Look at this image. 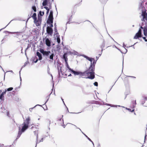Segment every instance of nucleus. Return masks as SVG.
I'll list each match as a JSON object with an SVG mask.
<instances>
[{"mask_svg": "<svg viewBox=\"0 0 147 147\" xmlns=\"http://www.w3.org/2000/svg\"><path fill=\"white\" fill-rule=\"evenodd\" d=\"M30 118V117L27 118L26 120H24L22 124L23 126L21 129L20 127H19V131L18 135L21 136L22 133L24 132L28 128L29 124Z\"/></svg>", "mask_w": 147, "mask_h": 147, "instance_id": "obj_1", "label": "nucleus"}, {"mask_svg": "<svg viewBox=\"0 0 147 147\" xmlns=\"http://www.w3.org/2000/svg\"><path fill=\"white\" fill-rule=\"evenodd\" d=\"M94 70L95 67L90 65L88 69L86 70L89 75L90 74V76L86 77H82L84 78L89 79L91 80L94 79L95 78Z\"/></svg>", "mask_w": 147, "mask_h": 147, "instance_id": "obj_2", "label": "nucleus"}, {"mask_svg": "<svg viewBox=\"0 0 147 147\" xmlns=\"http://www.w3.org/2000/svg\"><path fill=\"white\" fill-rule=\"evenodd\" d=\"M40 51L41 53L44 56L48 57L50 55L49 58L50 60L49 61L50 62H53V57L54 56V52L53 51H52L51 53L50 51H44L43 49H40Z\"/></svg>", "mask_w": 147, "mask_h": 147, "instance_id": "obj_3", "label": "nucleus"}, {"mask_svg": "<svg viewBox=\"0 0 147 147\" xmlns=\"http://www.w3.org/2000/svg\"><path fill=\"white\" fill-rule=\"evenodd\" d=\"M140 28L139 29L138 32L136 34L135 36L134 37V39H137L139 38H141L142 37V29L144 30V27H143V26L142 25H140Z\"/></svg>", "mask_w": 147, "mask_h": 147, "instance_id": "obj_4", "label": "nucleus"}, {"mask_svg": "<svg viewBox=\"0 0 147 147\" xmlns=\"http://www.w3.org/2000/svg\"><path fill=\"white\" fill-rule=\"evenodd\" d=\"M141 16L142 17V18L141 19L142 21L144 22L145 20L147 21V13L146 11H142Z\"/></svg>", "mask_w": 147, "mask_h": 147, "instance_id": "obj_5", "label": "nucleus"}, {"mask_svg": "<svg viewBox=\"0 0 147 147\" xmlns=\"http://www.w3.org/2000/svg\"><path fill=\"white\" fill-rule=\"evenodd\" d=\"M89 75L86 70L83 72L80 71V78L82 77H82H87V76H88Z\"/></svg>", "mask_w": 147, "mask_h": 147, "instance_id": "obj_6", "label": "nucleus"}, {"mask_svg": "<svg viewBox=\"0 0 147 147\" xmlns=\"http://www.w3.org/2000/svg\"><path fill=\"white\" fill-rule=\"evenodd\" d=\"M47 32L48 35H51L53 33V30L49 26H48L47 28Z\"/></svg>", "mask_w": 147, "mask_h": 147, "instance_id": "obj_7", "label": "nucleus"}, {"mask_svg": "<svg viewBox=\"0 0 147 147\" xmlns=\"http://www.w3.org/2000/svg\"><path fill=\"white\" fill-rule=\"evenodd\" d=\"M53 17H48L47 20V23L48 24H53Z\"/></svg>", "mask_w": 147, "mask_h": 147, "instance_id": "obj_8", "label": "nucleus"}, {"mask_svg": "<svg viewBox=\"0 0 147 147\" xmlns=\"http://www.w3.org/2000/svg\"><path fill=\"white\" fill-rule=\"evenodd\" d=\"M45 43L48 47H50L51 45V40L48 38H46L45 40Z\"/></svg>", "mask_w": 147, "mask_h": 147, "instance_id": "obj_9", "label": "nucleus"}, {"mask_svg": "<svg viewBox=\"0 0 147 147\" xmlns=\"http://www.w3.org/2000/svg\"><path fill=\"white\" fill-rule=\"evenodd\" d=\"M83 56L84 58L86 59L87 60L90 61L91 62V63H92V61L93 60V59H94L93 58L89 57L88 56L84 55H83Z\"/></svg>", "mask_w": 147, "mask_h": 147, "instance_id": "obj_10", "label": "nucleus"}, {"mask_svg": "<svg viewBox=\"0 0 147 147\" xmlns=\"http://www.w3.org/2000/svg\"><path fill=\"white\" fill-rule=\"evenodd\" d=\"M75 75H78L80 76V71H76L73 69L71 71Z\"/></svg>", "mask_w": 147, "mask_h": 147, "instance_id": "obj_11", "label": "nucleus"}, {"mask_svg": "<svg viewBox=\"0 0 147 147\" xmlns=\"http://www.w3.org/2000/svg\"><path fill=\"white\" fill-rule=\"evenodd\" d=\"M77 52L75 51L72 52L70 51H67L65 53L67 55H71L72 54L76 55Z\"/></svg>", "mask_w": 147, "mask_h": 147, "instance_id": "obj_12", "label": "nucleus"}, {"mask_svg": "<svg viewBox=\"0 0 147 147\" xmlns=\"http://www.w3.org/2000/svg\"><path fill=\"white\" fill-rule=\"evenodd\" d=\"M36 55L38 57L39 60H41L42 59V57L41 54L39 52L37 51L36 52Z\"/></svg>", "mask_w": 147, "mask_h": 147, "instance_id": "obj_13", "label": "nucleus"}, {"mask_svg": "<svg viewBox=\"0 0 147 147\" xmlns=\"http://www.w3.org/2000/svg\"><path fill=\"white\" fill-rule=\"evenodd\" d=\"M4 32L6 34L7 33V34H14L15 33H16V34L17 35H19V32H9V31H4Z\"/></svg>", "mask_w": 147, "mask_h": 147, "instance_id": "obj_14", "label": "nucleus"}, {"mask_svg": "<svg viewBox=\"0 0 147 147\" xmlns=\"http://www.w3.org/2000/svg\"><path fill=\"white\" fill-rule=\"evenodd\" d=\"M63 59L65 60V62L67 61V55L65 53L63 55Z\"/></svg>", "mask_w": 147, "mask_h": 147, "instance_id": "obj_15", "label": "nucleus"}, {"mask_svg": "<svg viewBox=\"0 0 147 147\" xmlns=\"http://www.w3.org/2000/svg\"><path fill=\"white\" fill-rule=\"evenodd\" d=\"M49 0H44L42 3L43 6H45L47 4Z\"/></svg>", "mask_w": 147, "mask_h": 147, "instance_id": "obj_16", "label": "nucleus"}, {"mask_svg": "<svg viewBox=\"0 0 147 147\" xmlns=\"http://www.w3.org/2000/svg\"><path fill=\"white\" fill-rule=\"evenodd\" d=\"M38 134H37V135H36V145L35 147H36V144H38V143H40V142H43V138H42L38 142Z\"/></svg>", "mask_w": 147, "mask_h": 147, "instance_id": "obj_17", "label": "nucleus"}, {"mask_svg": "<svg viewBox=\"0 0 147 147\" xmlns=\"http://www.w3.org/2000/svg\"><path fill=\"white\" fill-rule=\"evenodd\" d=\"M34 20V22L35 24H36V26H38L39 25V24L38 22V21L37 20V18L33 19Z\"/></svg>", "mask_w": 147, "mask_h": 147, "instance_id": "obj_18", "label": "nucleus"}, {"mask_svg": "<svg viewBox=\"0 0 147 147\" xmlns=\"http://www.w3.org/2000/svg\"><path fill=\"white\" fill-rule=\"evenodd\" d=\"M93 61L92 62V63H90V65L95 67V65L96 63L97 60H95L94 59H94H93Z\"/></svg>", "mask_w": 147, "mask_h": 147, "instance_id": "obj_19", "label": "nucleus"}, {"mask_svg": "<svg viewBox=\"0 0 147 147\" xmlns=\"http://www.w3.org/2000/svg\"><path fill=\"white\" fill-rule=\"evenodd\" d=\"M77 128L79 129L82 132V134L85 136L90 141V142H92V140L89 138L88 137V136L86 135L85 134H84L81 130V129H80L79 128Z\"/></svg>", "mask_w": 147, "mask_h": 147, "instance_id": "obj_20", "label": "nucleus"}, {"mask_svg": "<svg viewBox=\"0 0 147 147\" xmlns=\"http://www.w3.org/2000/svg\"><path fill=\"white\" fill-rule=\"evenodd\" d=\"M44 8L47 10L46 14L47 15H48L50 10L49 8H48V7H47L46 6H44Z\"/></svg>", "mask_w": 147, "mask_h": 147, "instance_id": "obj_21", "label": "nucleus"}, {"mask_svg": "<svg viewBox=\"0 0 147 147\" xmlns=\"http://www.w3.org/2000/svg\"><path fill=\"white\" fill-rule=\"evenodd\" d=\"M132 103L133 104V105H132L133 108H135L136 105V100H135L132 101Z\"/></svg>", "mask_w": 147, "mask_h": 147, "instance_id": "obj_22", "label": "nucleus"}, {"mask_svg": "<svg viewBox=\"0 0 147 147\" xmlns=\"http://www.w3.org/2000/svg\"><path fill=\"white\" fill-rule=\"evenodd\" d=\"M65 63L66 64V66L67 67V68L69 70L71 71V70H72V69H71V68H70L69 67L67 61L65 62Z\"/></svg>", "mask_w": 147, "mask_h": 147, "instance_id": "obj_23", "label": "nucleus"}, {"mask_svg": "<svg viewBox=\"0 0 147 147\" xmlns=\"http://www.w3.org/2000/svg\"><path fill=\"white\" fill-rule=\"evenodd\" d=\"M4 95L1 93L0 95V99L3 100H4Z\"/></svg>", "mask_w": 147, "mask_h": 147, "instance_id": "obj_24", "label": "nucleus"}, {"mask_svg": "<svg viewBox=\"0 0 147 147\" xmlns=\"http://www.w3.org/2000/svg\"><path fill=\"white\" fill-rule=\"evenodd\" d=\"M32 9L34 12H36V6L34 5L32 6Z\"/></svg>", "mask_w": 147, "mask_h": 147, "instance_id": "obj_25", "label": "nucleus"}, {"mask_svg": "<svg viewBox=\"0 0 147 147\" xmlns=\"http://www.w3.org/2000/svg\"><path fill=\"white\" fill-rule=\"evenodd\" d=\"M53 11L51 10L50 12L49 15V17H53Z\"/></svg>", "mask_w": 147, "mask_h": 147, "instance_id": "obj_26", "label": "nucleus"}, {"mask_svg": "<svg viewBox=\"0 0 147 147\" xmlns=\"http://www.w3.org/2000/svg\"><path fill=\"white\" fill-rule=\"evenodd\" d=\"M110 106H111V107H117V106H118V107H122L125 108V107H124L121 106L120 105H111V104H110Z\"/></svg>", "mask_w": 147, "mask_h": 147, "instance_id": "obj_27", "label": "nucleus"}, {"mask_svg": "<svg viewBox=\"0 0 147 147\" xmlns=\"http://www.w3.org/2000/svg\"><path fill=\"white\" fill-rule=\"evenodd\" d=\"M44 14V11L42 12L41 11H40L39 12V13L38 14V16L40 15V16H42Z\"/></svg>", "mask_w": 147, "mask_h": 147, "instance_id": "obj_28", "label": "nucleus"}, {"mask_svg": "<svg viewBox=\"0 0 147 147\" xmlns=\"http://www.w3.org/2000/svg\"><path fill=\"white\" fill-rule=\"evenodd\" d=\"M105 43L104 40L103 42H102V44L100 46V47L101 49H103L104 47H105Z\"/></svg>", "mask_w": 147, "mask_h": 147, "instance_id": "obj_29", "label": "nucleus"}, {"mask_svg": "<svg viewBox=\"0 0 147 147\" xmlns=\"http://www.w3.org/2000/svg\"><path fill=\"white\" fill-rule=\"evenodd\" d=\"M52 93V92H51V93L48 96H47L46 97V98L47 99V100L46 101V102H45V104L46 103H47V101H48L49 99V98L51 94Z\"/></svg>", "mask_w": 147, "mask_h": 147, "instance_id": "obj_30", "label": "nucleus"}, {"mask_svg": "<svg viewBox=\"0 0 147 147\" xmlns=\"http://www.w3.org/2000/svg\"><path fill=\"white\" fill-rule=\"evenodd\" d=\"M93 103L95 104H96L100 105H101V104L100 103V102H99L97 101H96V100L94 101Z\"/></svg>", "mask_w": 147, "mask_h": 147, "instance_id": "obj_31", "label": "nucleus"}, {"mask_svg": "<svg viewBox=\"0 0 147 147\" xmlns=\"http://www.w3.org/2000/svg\"><path fill=\"white\" fill-rule=\"evenodd\" d=\"M36 16V14L35 13H34L33 14V15L31 16L32 17L33 19L37 18Z\"/></svg>", "mask_w": 147, "mask_h": 147, "instance_id": "obj_32", "label": "nucleus"}, {"mask_svg": "<svg viewBox=\"0 0 147 147\" xmlns=\"http://www.w3.org/2000/svg\"><path fill=\"white\" fill-rule=\"evenodd\" d=\"M31 47V46L29 44H28V45L27 47L26 48V50H25V54L26 55V50H28L29 48L30 47Z\"/></svg>", "mask_w": 147, "mask_h": 147, "instance_id": "obj_33", "label": "nucleus"}, {"mask_svg": "<svg viewBox=\"0 0 147 147\" xmlns=\"http://www.w3.org/2000/svg\"><path fill=\"white\" fill-rule=\"evenodd\" d=\"M59 36H57V41L58 42V43H60V40L59 38Z\"/></svg>", "mask_w": 147, "mask_h": 147, "instance_id": "obj_34", "label": "nucleus"}, {"mask_svg": "<svg viewBox=\"0 0 147 147\" xmlns=\"http://www.w3.org/2000/svg\"><path fill=\"white\" fill-rule=\"evenodd\" d=\"M38 60V59L37 57H35L34 59V63H36L37 62Z\"/></svg>", "mask_w": 147, "mask_h": 147, "instance_id": "obj_35", "label": "nucleus"}, {"mask_svg": "<svg viewBox=\"0 0 147 147\" xmlns=\"http://www.w3.org/2000/svg\"><path fill=\"white\" fill-rule=\"evenodd\" d=\"M13 89V88L12 87H10L9 88H8L6 89L7 91H9L11 90H12Z\"/></svg>", "mask_w": 147, "mask_h": 147, "instance_id": "obj_36", "label": "nucleus"}, {"mask_svg": "<svg viewBox=\"0 0 147 147\" xmlns=\"http://www.w3.org/2000/svg\"><path fill=\"white\" fill-rule=\"evenodd\" d=\"M38 22H41V18L39 16H38Z\"/></svg>", "mask_w": 147, "mask_h": 147, "instance_id": "obj_37", "label": "nucleus"}, {"mask_svg": "<svg viewBox=\"0 0 147 147\" xmlns=\"http://www.w3.org/2000/svg\"><path fill=\"white\" fill-rule=\"evenodd\" d=\"M94 85L95 86H98V82H94Z\"/></svg>", "mask_w": 147, "mask_h": 147, "instance_id": "obj_38", "label": "nucleus"}, {"mask_svg": "<svg viewBox=\"0 0 147 147\" xmlns=\"http://www.w3.org/2000/svg\"><path fill=\"white\" fill-rule=\"evenodd\" d=\"M57 69L58 70V74L59 76H60V70L59 69V68L58 67H57Z\"/></svg>", "mask_w": 147, "mask_h": 147, "instance_id": "obj_39", "label": "nucleus"}, {"mask_svg": "<svg viewBox=\"0 0 147 147\" xmlns=\"http://www.w3.org/2000/svg\"><path fill=\"white\" fill-rule=\"evenodd\" d=\"M128 110L130 111V112H134V109H133L132 110H131V109H128Z\"/></svg>", "mask_w": 147, "mask_h": 147, "instance_id": "obj_40", "label": "nucleus"}, {"mask_svg": "<svg viewBox=\"0 0 147 147\" xmlns=\"http://www.w3.org/2000/svg\"><path fill=\"white\" fill-rule=\"evenodd\" d=\"M103 104L104 105H107V106H110V104L107 103H105V102H103Z\"/></svg>", "mask_w": 147, "mask_h": 147, "instance_id": "obj_41", "label": "nucleus"}, {"mask_svg": "<svg viewBox=\"0 0 147 147\" xmlns=\"http://www.w3.org/2000/svg\"><path fill=\"white\" fill-rule=\"evenodd\" d=\"M6 92H7L6 89H5V91L2 92V94L4 95L5 94H6Z\"/></svg>", "mask_w": 147, "mask_h": 147, "instance_id": "obj_42", "label": "nucleus"}, {"mask_svg": "<svg viewBox=\"0 0 147 147\" xmlns=\"http://www.w3.org/2000/svg\"><path fill=\"white\" fill-rule=\"evenodd\" d=\"M7 116H8V117H10L9 113V111H8L7 112Z\"/></svg>", "mask_w": 147, "mask_h": 147, "instance_id": "obj_43", "label": "nucleus"}, {"mask_svg": "<svg viewBox=\"0 0 147 147\" xmlns=\"http://www.w3.org/2000/svg\"><path fill=\"white\" fill-rule=\"evenodd\" d=\"M20 72H21V71H19V73H20V81H21L20 84H21V81H22V78H21L20 76Z\"/></svg>", "mask_w": 147, "mask_h": 147, "instance_id": "obj_44", "label": "nucleus"}, {"mask_svg": "<svg viewBox=\"0 0 147 147\" xmlns=\"http://www.w3.org/2000/svg\"><path fill=\"white\" fill-rule=\"evenodd\" d=\"M142 38L144 40L145 42H147V40L146 39L145 37H143Z\"/></svg>", "mask_w": 147, "mask_h": 147, "instance_id": "obj_45", "label": "nucleus"}, {"mask_svg": "<svg viewBox=\"0 0 147 147\" xmlns=\"http://www.w3.org/2000/svg\"><path fill=\"white\" fill-rule=\"evenodd\" d=\"M64 49H66L67 50H68V46H66L64 47Z\"/></svg>", "mask_w": 147, "mask_h": 147, "instance_id": "obj_46", "label": "nucleus"}, {"mask_svg": "<svg viewBox=\"0 0 147 147\" xmlns=\"http://www.w3.org/2000/svg\"><path fill=\"white\" fill-rule=\"evenodd\" d=\"M35 108V107H34L32 108H30L29 109V111H30V112H32V109L34 108Z\"/></svg>", "mask_w": 147, "mask_h": 147, "instance_id": "obj_47", "label": "nucleus"}, {"mask_svg": "<svg viewBox=\"0 0 147 147\" xmlns=\"http://www.w3.org/2000/svg\"><path fill=\"white\" fill-rule=\"evenodd\" d=\"M125 45L124 43H123V47L126 50V53L127 52V50L125 48Z\"/></svg>", "mask_w": 147, "mask_h": 147, "instance_id": "obj_48", "label": "nucleus"}, {"mask_svg": "<svg viewBox=\"0 0 147 147\" xmlns=\"http://www.w3.org/2000/svg\"><path fill=\"white\" fill-rule=\"evenodd\" d=\"M146 136H147L146 134H146H145V136L144 137V142H145V141L146 139Z\"/></svg>", "mask_w": 147, "mask_h": 147, "instance_id": "obj_49", "label": "nucleus"}, {"mask_svg": "<svg viewBox=\"0 0 147 147\" xmlns=\"http://www.w3.org/2000/svg\"><path fill=\"white\" fill-rule=\"evenodd\" d=\"M127 76L129 77H131V78H136V77H135L134 76Z\"/></svg>", "mask_w": 147, "mask_h": 147, "instance_id": "obj_50", "label": "nucleus"}, {"mask_svg": "<svg viewBox=\"0 0 147 147\" xmlns=\"http://www.w3.org/2000/svg\"><path fill=\"white\" fill-rule=\"evenodd\" d=\"M49 8V9L51 8V4L49 5V8Z\"/></svg>", "mask_w": 147, "mask_h": 147, "instance_id": "obj_51", "label": "nucleus"}, {"mask_svg": "<svg viewBox=\"0 0 147 147\" xmlns=\"http://www.w3.org/2000/svg\"><path fill=\"white\" fill-rule=\"evenodd\" d=\"M54 30H55V32H57V27H55L54 28Z\"/></svg>", "mask_w": 147, "mask_h": 147, "instance_id": "obj_52", "label": "nucleus"}, {"mask_svg": "<svg viewBox=\"0 0 147 147\" xmlns=\"http://www.w3.org/2000/svg\"><path fill=\"white\" fill-rule=\"evenodd\" d=\"M20 136L18 134V135L17 136V138H16V140L17 139H18V138H19Z\"/></svg>", "mask_w": 147, "mask_h": 147, "instance_id": "obj_53", "label": "nucleus"}, {"mask_svg": "<svg viewBox=\"0 0 147 147\" xmlns=\"http://www.w3.org/2000/svg\"><path fill=\"white\" fill-rule=\"evenodd\" d=\"M26 66V64H25L23 65V66L21 68V70L20 71H21V70L22 69V68L23 67H25V66Z\"/></svg>", "mask_w": 147, "mask_h": 147, "instance_id": "obj_54", "label": "nucleus"}, {"mask_svg": "<svg viewBox=\"0 0 147 147\" xmlns=\"http://www.w3.org/2000/svg\"><path fill=\"white\" fill-rule=\"evenodd\" d=\"M143 98H144V100H147V97H144Z\"/></svg>", "mask_w": 147, "mask_h": 147, "instance_id": "obj_55", "label": "nucleus"}, {"mask_svg": "<svg viewBox=\"0 0 147 147\" xmlns=\"http://www.w3.org/2000/svg\"><path fill=\"white\" fill-rule=\"evenodd\" d=\"M51 24L50 28H51V27H53V24Z\"/></svg>", "mask_w": 147, "mask_h": 147, "instance_id": "obj_56", "label": "nucleus"}, {"mask_svg": "<svg viewBox=\"0 0 147 147\" xmlns=\"http://www.w3.org/2000/svg\"><path fill=\"white\" fill-rule=\"evenodd\" d=\"M71 20V18H70L69 19V21L67 22V23L69 24L70 23H69V22H70V20Z\"/></svg>", "mask_w": 147, "mask_h": 147, "instance_id": "obj_57", "label": "nucleus"}, {"mask_svg": "<svg viewBox=\"0 0 147 147\" xmlns=\"http://www.w3.org/2000/svg\"><path fill=\"white\" fill-rule=\"evenodd\" d=\"M55 33V35H58L59 34V33H58L57 32H56Z\"/></svg>", "mask_w": 147, "mask_h": 147, "instance_id": "obj_58", "label": "nucleus"}, {"mask_svg": "<svg viewBox=\"0 0 147 147\" xmlns=\"http://www.w3.org/2000/svg\"><path fill=\"white\" fill-rule=\"evenodd\" d=\"M41 106V105H36L34 107H35L37 106Z\"/></svg>", "mask_w": 147, "mask_h": 147, "instance_id": "obj_59", "label": "nucleus"}, {"mask_svg": "<svg viewBox=\"0 0 147 147\" xmlns=\"http://www.w3.org/2000/svg\"><path fill=\"white\" fill-rule=\"evenodd\" d=\"M145 103V101H142L141 104L142 105H143L144 103Z\"/></svg>", "mask_w": 147, "mask_h": 147, "instance_id": "obj_60", "label": "nucleus"}, {"mask_svg": "<svg viewBox=\"0 0 147 147\" xmlns=\"http://www.w3.org/2000/svg\"><path fill=\"white\" fill-rule=\"evenodd\" d=\"M31 17H32L31 16V15H30V16H29V18H28V20H27V21H28V20L30 18H31Z\"/></svg>", "mask_w": 147, "mask_h": 147, "instance_id": "obj_61", "label": "nucleus"}, {"mask_svg": "<svg viewBox=\"0 0 147 147\" xmlns=\"http://www.w3.org/2000/svg\"><path fill=\"white\" fill-rule=\"evenodd\" d=\"M143 22L144 21H142V23H141V24H140V25H142L144 26V23Z\"/></svg>", "mask_w": 147, "mask_h": 147, "instance_id": "obj_62", "label": "nucleus"}, {"mask_svg": "<svg viewBox=\"0 0 147 147\" xmlns=\"http://www.w3.org/2000/svg\"><path fill=\"white\" fill-rule=\"evenodd\" d=\"M116 47V48L117 49H118L119 50V51H120L121 53H122V52L121 51V50L120 49H119L118 48H117V47Z\"/></svg>", "mask_w": 147, "mask_h": 147, "instance_id": "obj_63", "label": "nucleus"}, {"mask_svg": "<svg viewBox=\"0 0 147 147\" xmlns=\"http://www.w3.org/2000/svg\"><path fill=\"white\" fill-rule=\"evenodd\" d=\"M116 47V48L117 49H118L119 50V51H120L121 53H122V52L121 51V50L120 49H119L118 48H117V47Z\"/></svg>", "mask_w": 147, "mask_h": 147, "instance_id": "obj_64", "label": "nucleus"}]
</instances>
